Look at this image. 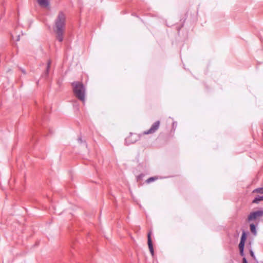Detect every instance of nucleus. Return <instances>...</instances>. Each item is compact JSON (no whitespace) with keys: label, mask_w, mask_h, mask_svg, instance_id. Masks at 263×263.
Masks as SVG:
<instances>
[{"label":"nucleus","mask_w":263,"mask_h":263,"mask_svg":"<svg viewBox=\"0 0 263 263\" xmlns=\"http://www.w3.org/2000/svg\"><path fill=\"white\" fill-rule=\"evenodd\" d=\"M65 22V14L63 12H60L54 21V31L57 34V39L59 42H62L63 40Z\"/></svg>","instance_id":"obj_1"},{"label":"nucleus","mask_w":263,"mask_h":263,"mask_svg":"<svg viewBox=\"0 0 263 263\" xmlns=\"http://www.w3.org/2000/svg\"><path fill=\"white\" fill-rule=\"evenodd\" d=\"M73 92L75 96L80 100L84 102L85 96V88L80 82H75L72 83Z\"/></svg>","instance_id":"obj_2"},{"label":"nucleus","mask_w":263,"mask_h":263,"mask_svg":"<svg viewBox=\"0 0 263 263\" xmlns=\"http://www.w3.org/2000/svg\"><path fill=\"white\" fill-rule=\"evenodd\" d=\"M263 216V210H260L253 212L251 213L248 217V220L256 221L259 219L260 217Z\"/></svg>","instance_id":"obj_3"},{"label":"nucleus","mask_w":263,"mask_h":263,"mask_svg":"<svg viewBox=\"0 0 263 263\" xmlns=\"http://www.w3.org/2000/svg\"><path fill=\"white\" fill-rule=\"evenodd\" d=\"M139 138V136L136 134H130V135L125 139V143L127 145L134 143L138 140Z\"/></svg>","instance_id":"obj_4"},{"label":"nucleus","mask_w":263,"mask_h":263,"mask_svg":"<svg viewBox=\"0 0 263 263\" xmlns=\"http://www.w3.org/2000/svg\"><path fill=\"white\" fill-rule=\"evenodd\" d=\"M160 122L157 121L155 122L151 126V127L147 130L144 132V134L147 135L154 133L158 128L160 126Z\"/></svg>","instance_id":"obj_5"},{"label":"nucleus","mask_w":263,"mask_h":263,"mask_svg":"<svg viewBox=\"0 0 263 263\" xmlns=\"http://www.w3.org/2000/svg\"><path fill=\"white\" fill-rule=\"evenodd\" d=\"M151 232H149L147 235V240H148V246L151 252V254L153 256L154 254V249L152 245V241L151 237Z\"/></svg>","instance_id":"obj_6"},{"label":"nucleus","mask_w":263,"mask_h":263,"mask_svg":"<svg viewBox=\"0 0 263 263\" xmlns=\"http://www.w3.org/2000/svg\"><path fill=\"white\" fill-rule=\"evenodd\" d=\"M39 4L42 7L48 8L49 3L48 0H37Z\"/></svg>","instance_id":"obj_7"},{"label":"nucleus","mask_w":263,"mask_h":263,"mask_svg":"<svg viewBox=\"0 0 263 263\" xmlns=\"http://www.w3.org/2000/svg\"><path fill=\"white\" fill-rule=\"evenodd\" d=\"M250 231L254 235H256V227L254 224H250Z\"/></svg>","instance_id":"obj_8"},{"label":"nucleus","mask_w":263,"mask_h":263,"mask_svg":"<svg viewBox=\"0 0 263 263\" xmlns=\"http://www.w3.org/2000/svg\"><path fill=\"white\" fill-rule=\"evenodd\" d=\"M263 200V196H258L252 201L253 203H258L259 201Z\"/></svg>","instance_id":"obj_9"},{"label":"nucleus","mask_w":263,"mask_h":263,"mask_svg":"<svg viewBox=\"0 0 263 263\" xmlns=\"http://www.w3.org/2000/svg\"><path fill=\"white\" fill-rule=\"evenodd\" d=\"M157 179H158V177H150L148 179H147L146 182L147 183H151V182H152L153 181H154L156 180Z\"/></svg>","instance_id":"obj_10"},{"label":"nucleus","mask_w":263,"mask_h":263,"mask_svg":"<svg viewBox=\"0 0 263 263\" xmlns=\"http://www.w3.org/2000/svg\"><path fill=\"white\" fill-rule=\"evenodd\" d=\"M246 238H247V237H246V233L245 232H243L242 234V235H241V239H240V241L241 242H245L246 240Z\"/></svg>","instance_id":"obj_11"},{"label":"nucleus","mask_w":263,"mask_h":263,"mask_svg":"<svg viewBox=\"0 0 263 263\" xmlns=\"http://www.w3.org/2000/svg\"><path fill=\"white\" fill-rule=\"evenodd\" d=\"M253 192L263 194V187L256 189L253 191Z\"/></svg>","instance_id":"obj_12"},{"label":"nucleus","mask_w":263,"mask_h":263,"mask_svg":"<svg viewBox=\"0 0 263 263\" xmlns=\"http://www.w3.org/2000/svg\"><path fill=\"white\" fill-rule=\"evenodd\" d=\"M245 243V242H241V241L240 242V243L239 244V249H244Z\"/></svg>","instance_id":"obj_13"},{"label":"nucleus","mask_w":263,"mask_h":263,"mask_svg":"<svg viewBox=\"0 0 263 263\" xmlns=\"http://www.w3.org/2000/svg\"><path fill=\"white\" fill-rule=\"evenodd\" d=\"M250 255H251V256L253 258H254V259H255V255H254V253H253V251L251 250L250 251Z\"/></svg>","instance_id":"obj_14"},{"label":"nucleus","mask_w":263,"mask_h":263,"mask_svg":"<svg viewBox=\"0 0 263 263\" xmlns=\"http://www.w3.org/2000/svg\"><path fill=\"white\" fill-rule=\"evenodd\" d=\"M243 250L244 249H239L240 250V253L241 256L243 255Z\"/></svg>","instance_id":"obj_15"},{"label":"nucleus","mask_w":263,"mask_h":263,"mask_svg":"<svg viewBox=\"0 0 263 263\" xmlns=\"http://www.w3.org/2000/svg\"><path fill=\"white\" fill-rule=\"evenodd\" d=\"M49 67H50V62H49L48 63V65H47V73L48 72V70L49 69Z\"/></svg>","instance_id":"obj_16"},{"label":"nucleus","mask_w":263,"mask_h":263,"mask_svg":"<svg viewBox=\"0 0 263 263\" xmlns=\"http://www.w3.org/2000/svg\"><path fill=\"white\" fill-rule=\"evenodd\" d=\"M243 263H248L246 258L245 257L243 258Z\"/></svg>","instance_id":"obj_17"}]
</instances>
